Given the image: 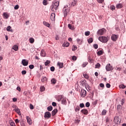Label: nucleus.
Wrapping results in <instances>:
<instances>
[{
  "mask_svg": "<svg viewBox=\"0 0 126 126\" xmlns=\"http://www.w3.org/2000/svg\"><path fill=\"white\" fill-rule=\"evenodd\" d=\"M60 4V2L59 1H56L55 3H53L51 6V10L52 11H56L57 9H58V7H59V5Z\"/></svg>",
  "mask_w": 126,
  "mask_h": 126,
  "instance_id": "1",
  "label": "nucleus"
},
{
  "mask_svg": "<svg viewBox=\"0 0 126 126\" xmlns=\"http://www.w3.org/2000/svg\"><path fill=\"white\" fill-rule=\"evenodd\" d=\"M98 40L102 43H107L109 41V37L106 36H99L98 37Z\"/></svg>",
  "mask_w": 126,
  "mask_h": 126,
  "instance_id": "2",
  "label": "nucleus"
},
{
  "mask_svg": "<svg viewBox=\"0 0 126 126\" xmlns=\"http://www.w3.org/2000/svg\"><path fill=\"white\" fill-rule=\"evenodd\" d=\"M106 29H105L104 28H102V29L99 30L97 32V35L102 36V35H104V34H105V33H106Z\"/></svg>",
  "mask_w": 126,
  "mask_h": 126,
  "instance_id": "3",
  "label": "nucleus"
},
{
  "mask_svg": "<svg viewBox=\"0 0 126 126\" xmlns=\"http://www.w3.org/2000/svg\"><path fill=\"white\" fill-rule=\"evenodd\" d=\"M68 6L67 5H66L63 9V13L64 14V16H67V14L68 13V9L67 7Z\"/></svg>",
  "mask_w": 126,
  "mask_h": 126,
  "instance_id": "4",
  "label": "nucleus"
},
{
  "mask_svg": "<svg viewBox=\"0 0 126 126\" xmlns=\"http://www.w3.org/2000/svg\"><path fill=\"white\" fill-rule=\"evenodd\" d=\"M52 116V114H51V113L50 112L47 111L44 114V118L46 119V120H48L51 118Z\"/></svg>",
  "mask_w": 126,
  "mask_h": 126,
  "instance_id": "5",
  "label": "nucleus"
},
{
  "mask_svg": "<svg viewBox=\"0 0 126 126\" xmlns=\"http://www.w3.org/2000/svg\"><path fill=\"white\" fill-rule=\"evenodd\" d=\"M107 71H111V70H113V66L111 65V64H107L105 67Z\"/></svg>",
  "mask_w": 126,
  "mask_h": 126,
  "instance_id": "6",
  "label": "nucleus"
},
{
  "mask_svg": "<svg viewBox=\"0 0 126 126\" xmlns=\"http://www.w3.org/2000/svg\"><path fill=\"white\" fill-rule=\"evenodd\" d=\"M118 38H119V35L116 34H113L111 36V40L114 41H116V40H118Z\"/></svg>",
  "mask_w": 126,
  "mask_h": 126,
  "instance_id": "7",
  "label": "nucleus"
},
{
  "mask_svg": "<svg viewBox=\"0 0 126 126\" xmlns=\"http://www.w3.org/2000/svg\"><path fill=\"white\" fill-rule=\"evenodd\" d=\"M22 63L24 66H27V65H28L29 63L28 61H26V60L23 59L22 61Z\"/></svg>",
  "mask_w": 126,
  "mask_h": 126,
  "instance_id": "8",
  "label": "nucleus"
},
{
  "mask_svg": "<svg viewBox=\"0 0 126 126\" xmlns=\"http://www.w3.org/2000/svg\"><path fill=\"white\" fill-rule=\"evenodd\" d=\"M81 96L83 97H85L86 96V91L82 90L81 91Z\"/></svg>",
  "mask_w": 126,
  "mask_h": 126,
  "instance_id": "9",
  "label": "nucleus"
},
{
  "mask_svg": "<svg viewBox=\"0 0 126 126\" xmlns=\"http://www.w3.org/2000/svg\"><path fill=\"white\" fill-rule=\"evenodd\" d=\"M120 121V118H119L118 116H116L114 118V122L115 124H118L119 123V122Z\"/></svg>",
  "mask_w": 126,
  "mask_h": 126,
  "instance_id": "10",
  "label": "nucleus"
},
{
  "mask_svg": "<svg viewBox=\"0 0 126 126\" xmlns=\"http://www.w3.org/2000/svg\"><path fill=\"white\" fill-rule=\"evenodd\" d=\"M51 20H55L56 19V14L52 13L50 16Z\"/></svg>",
  "mask_w": 126,
  "mask_h": 126,
  "instance_id": "11",
  "label": "nucleus"
},
{
  "mask_svg": "<svg viewBox=\"0 0 126 126\" xmlns=\"http://www.w3.org/2000/svg\"><path fill=\"white\" fill-rule=\"evenodd\" d=\"M57 65H58V66L59 67V68H63V63L58 62L57 63Z\"/></svg>",
  "mask_w": 126,
  "mask_h": 126,
  "instance_id": "12",
  "label": "nucleus"
},
{
  "mask_svg": "<svg viewBox=\"0 0 126 126\" xmlns=\"http://www.w3.org/2000/svg\"><path fill=\"white\" fill-rule=\"evenodd\" d=\"M77 5V0H73L71 3V6H75Z\"/></svg>",
  "mask_w": 126,
  "mask_h": 126,
  "instance_id": "13",
  "label": "nucleus"
},
{
  "mask_svg": "<svg viewBox=\"0 0 126 126\" xmlns=\"http://www.w3.org/2000/svg\"><path fill=\"white\" fill-rule=\"evenodd\" d=\"M27 122H28V124H29V125H32V120H31V118H30V117H29V116H27Z\"/></svg>",
  "mask_w": 126,
  "mask_h": 126,
  "instance_id": "14",
  "label": "nucleus"
},
{
  "mask_svg": "<svg viewBox=\"0 0 126 126\" xmlns=\"http://www.w3.org/2000/svg\"><path fill=\"white\" fill-rule=\"evenodd\" d=\"M68 28L71 30H74V26H73L71 24H69L68 25Z\"/></svg>",
  "mask_w": 126,
  "mask_h": 126,
  "instance_id": "15",
  "label": "nucleus"
},
{
  "mask_svg": "<svg viewBox=\"0 0 126 126\" xmlns=\"http://www.w3.org/2000/svg\"><path fill=\"white\" fill-rule=\"evenodd\" d=\"M7 31H8V32H13V30L11 29V27L10 26H8L7 27Z\"/></svg>",
  "mask_w": 126,
  "mask_h": 126,
  "instance_id": "16",
  "label": "nucleus"
},
{
  "mask_svg": "<svg viewBox=\"0 0 126 126\" xmlns=\"http://www.w3.org/2000/svg\"><path fill=\"white\" fill-rule=\"evenodd\" d=\"M123 4L121 3H118L116 5V8H123Z\"/></svg>",
  "mask_w": 126,
  "mask_h": 126,
  "instance_id": "17",
  "label": "nucleus"
},
{
  "mask_svg": "<svg viewBox=\"0 0 126 126\" xmlns=\"http://www.w3.org/2000/svg\"><path fill=\"white\" fill-rule=\"evenodd\" d=\"M40 55L41 57H46V53L45 52V51L41 50Z\"/></svg>",
  "mask_w": 126,
  "mask_h": 126,
  "instance_id": "18",
  "label": "nucleus"
},
{
  "mask_svg": "<svg viewBox=\"0 0 126 126\" xmlns=\"http://www.w3.org/2000/svg\"><path fill=\"white\" fill-rule=\"evenodd\" d=\"M3 15L4 17H5L6 19H7L8 17H9V15H8V14H7V13H3Z\"/></svg>",
  "mask_w": 126,
  "mask_h": 126,
  "instance_id": "19",
  "label": "nucleus"
},
{
  "mask_svg": "<svg viewBox=\"0 0 126 126\" xmlns=\"http://www.w3.org/2000/svg\"><path fill=\"white\" fill-rule=\"evenodd\" d=\"M29 42H30V43H31V44H33V43H34V42H35V39H34V38H30L29 39Z\"/></svg>",
  "mask_w": 126,
  "mask_h": 126,
  "instance_id": "20",
  "label": "nucleus"
},
{
  "mask_svg": "<svg viewBox=\"0 0 126 126\" xmlns=\"http://www.w3.org/2000/svg\"><path fill=\"white\" fill-rule=\"evenodd\" d=\"M51 82L52 84H56V83H57V80L55 78H53Z\"/></svg>",
  "mask_w": 126,
  "mask_h": 126,
  "instance_id": "21",
  "label": "nucleus"
},
{
  "mask_svg": "<svg viewBox=\"0 0 126 126\" xmlns=\"http://www.w3.org/2000/svg\"><path fill=\"white\" fill-rule=\"evenodd\" d=\"M13 50H14V51H18V46L17 45H14L12 47Z\"/></svg>",
  "mask_w": 126,
  "mask_h": 126,
  "instance_id": "22",
  "label": "nucleus"
},
{
  "mask_svg": "<svg viewBox=\"0 0 126 126\" xmlns=\"http://www.w3.org/2000/svg\"><path fill=\"white\" fill-rule=\"evenodd\" d=\"M43 23V25H45V26H46L47 27H50V25L49 23H47L46 21H44Z\"/></svg>",
  "mask_w": 126,
  "mask_h": 126,
  "instance_id": "23",
  "label": "nucleus"
},
{
  "mask_svg": "<svg viewBox=\"0 0 126 126\" xmlns=\"http://www.w3.org/2000/svg\"><path fill=\"white\" fill-rule=\"evenodd\" d=\"M97 54L98 56H102L103 55V51L102 50H100L97 52Z\"/></svg>",
  "mask_w": 126,
  "mask_h": 126,
  "instance_id": "24",
  "label": "nucleus"
},
{
  "mask_svg": "<svg viewBox=\"0 0 126 126\" xmlns=\"http://www.w3.org/2000/svg\"><path fill=\"white\" fill-rule=\"evenodd\" d=\"M42 82H46L47 81V77H43L41 79Z\"/></svg>",
  "mask_w": 126,
  "mask_h": 126,
  "instance_id": "25",
  "label": "nucleus"
},
{
  "mask_svg": "<svg viewBox=\"0 0 126 126\" xmlns=\"http://www.w3.org/2000/svg\"><path fill=\"white\" fill-rule=\"evenodd\" d=\"M76 50H77V46H76V45H73L72 46V50L76 51Z\"/></svg>",
  "mask_w": 126,
  "mask_h": 126,
  "instance_id": "26",
  "label": "nucleus"
},
{
  "mask_svg": "<svg viewBox=\"0 0 126 126\" xmlns=\"http://www.w3.org/2000/svg\"><path fill=\"white\" fill-rule=\"evenodd\" d=\"M88 43L89 44H91V43H92L93 42V38H90L88 40Z\"/></svg>",
  "mask_w": 126,
  "mask_h": 126,
  "instance_id": "27",
  "label": "nucleus"
},
{
  "mask_svg": "<svg viewBox=\"0 0 126 126\" xmlns=\"http://www.w3.org/2000/svg\"><path fill=\"white\" fill-rule=\"evenodd\" d=\"M81 112L82 114H84V115H88V111H81Z\"/></svg>",
  "mask_w": 126,
  "mask_h": 126,
  "instance_id": "28",
  "label": "nucleus"
},
{
  "mask_svg": "<svg viewBox=\"0 0 126 126\" xmlns=\"http://www.w3.org/2000/svg\"><path fill=\"white\" fill-rule=\"evenodd\" d=\"M119 88H122V89H125V88H126V86L123 84L120 85Z\"/></svg>",
  "mask_w": 126,
  "mask_h": 126,
  "instance_id": "29",
  "label": "nucleus"
},
{
  "mask_svg": "<svg viewBox=\"0 0 126 126\" xmlns=\"http://www.w3.org/2000/svg\"><path fill=\"white\" fill-rule=\"evenodd\" d=\"M117 110L118 111H121V110H122V105H117Z\"/></svg>",
  "mask_w": 126,
  "mask_h": 126,
  "instance_id": "30",
  "label": "nucleus"
},
{
  "mask_svg": "<svg viewBox=\"0 0 126 126\" xmlns=\"http://www.w3.org/2000/svg\"><path fill=\"white\" fill-rule=\"evenodd\" d=\"M49 63H51V61H46V62L45 63V65H48V64H49Z\"/></svg>",
  "mask_w": 126,
  "mask_h": 126,
  "instance_id": "31",
  "label": "nucleus"
},
{
  "mask_svg": "<svg viewBox=\"0 0 126 126\" xmlns=\"http://www.w3.org/2000/svg\"><path fill=\"white\" fill-rule=\"evenodd\" d=\"M57 113H58V111H53L52 112V115L53 116H55V115H56V114H57Z\"/></svg>",
  "mask_w": 126,
  "mask_h": 126,
  "instance_id": "32",
  "label": "nucleus"
},
{
  "mask_svg": "<svg viewBox=\"0 0 126 126\" xmlns=\"http://www.w3.org/2000/svg\"><path fill=\"white\" fill-rule=\"evenodd\" d=\"M88 61H89V62H90L91 63H92V62H93V60H92V59H91V57H89Z\"/></svg>",
  "mask_w": 126,
  "mask_h": 126,
  "instance_id": "33",
  "label": "nucleus"
},
{
  "mask_svg": "<svg viewBox=\"0 0 126 126\" xmlns=\"http://www.w3.org/2000/svg\"><path fill=\"white\" fill-rule=\"evenodd\" d=\"M83 75L85 78H86V79H88V78H89V76H88V75L86 74H84Z\"/></svg>",
  "mask_w": 126,
  "mask_h": 126,
  "instance_id": "34",
  "label": "nucleus"
},
{
  "mask_svg": "<svg viewBox=\"0 0 126 126\" xmlns=\"http://www.w3.org/2000/svg\"><path fill=\"white\" fill-rule=\"evenodd\" d=\"M48 111H52L53 110V106H49L47 107Z\"/></svg>",
  "mask_w": 126,
  "mask_h": 126,
  "instance_id": "35",
  "label": "nucleus"
},
{
  "mask_svg": "<svg viewBox=\"0 0 126 126\" xmlns=\"http://www.w3.org/2000/svg\"><path fill=\"white\" fill-rule=\"evenodd\" d=\"M43 4L44 5H47V4H48V2H47V0H44L43 1Z\"/></svg>",
  "mask_w": 126,
  "mask_h": 126,
  "instance_id": "36",
  "label": "nucleus"
},
{
  "mask_svg": "<svg viewBox=\"0 0 126 126\" xmlns=\"http://www.w3.org/2000/svg\"><path fill=\"white\" fill-rule=\"evenodd\" d=\"M85 36H89L90 35V32H85Z\"/></svg>",
  "mask_w": 126,
  "mask_h": 126,
  "instance_id": "37",
  "label": "nucleus"
},
{
  "mask_svg": "<svg viewBox=\"0 0 126 126\" xmlns=\"http://www.w3.org/2000/svg\"><path fill=\"white\" fill-rule=\"evenodd\" d=\"M29 67L30 68V69H33V68H34V65L31 64L29 65Z\"/></svg>",
  "mask_w": 126,
  "mask_h": 126,
  "instance_id": "38",
  "label": "nucleus"
},
{
  "mask_svg": "<svg viewBox=\"0 0 126 126\" xmlns=\"http://www.w3.org/2000/svg\"><path fill=\"white\" fill-rule=\"evenodd\" d=\"M40 91H41V92H43V91H45V87H40Z\"/></svg>",
  "mask_w": 126,
  "mask_h": 126,
  "instance_id": "39",
  "label": "nucleus"
},
{
  "mask_svg": "<svg viewBox=\"0 0 126 126\" xmlns=\"http://www.w3.org/2000/svg\"><path fill=\"white\" fill-rule=\"evenodd\" d=\"M62 104H65V103H66V100L65 99H63L62 100Z\"/></svg>",
  "mask_w": 126,
  "mask_h": 126,
  "instance_id": "40",
  "label": "nucleus"
},
{
  "mask_svg": "<svg viewBox=\"0 0 126 126\" xmlns=\"http://www.w3.org/2000/svg\"><path fill=\"white\" fill-rule=\"evenodd\" d=\"M26 73H27V72L26 71V70H23L22 71V74L23 75H24L26 74Z\"/></svg>",
  "mask_w": 126,
  "mask_h": 126,
  "instance_id": "41",
  "label": "nucleus"
},
{
  "mask_svg": "<svg viewBox=\"0 0 126 126\" xmlns=\"http://www.w3.org/2000/svg\"><path fill=\"white\" fill-rule=\"evenodd\" d=\"M106 113L107 112H106V111H102L101 112V115H102V116H105V115H106Z\"/></svg>",
  "mask_w": 126,
  "mask_h": 126,
  "instance_id": "42",
  "label": "nucleus"
},
{
  "mask_svg": "<svg viewBox=\"0 0 126 126\" xmlns=\"http://www.w3.org/2000/svg\"><path fill=\"white\" fill-rule=\"evenodd\" d=\"M63 45H64V47H68L69 46V43L67 42L64 44Z\"/></svg>",
  "mask_w": 126,
  "mask_h": 126,
  "instance_id": "43",
  "label": "nucleus"
},
{
  "mask_svg": "<svg viewBox=\"0 0 126 126\" xmlns=\"http://www.w3.org/2000/svg\"><path fill=\"white\" fill-rule=\"evenodd\" d=\"M77 59V58L75 56H74L72 57V61H76Z\"/></svg>",
  "mask_w": 126,
  "mask_h": 126,
  "instance_id": "44",
  "label": "nucleus"
},
{
  "mask_svg": "<svg viewBox=\"0 0 126 126\" xmlns=\"http://www.w3.org/2000/svg\"><path fill=\"white\" fill-rule=\"evenodd\" d=\"M50 70H51V71H55V67L51 66L50 67Z\"/></svg>",
  "mask_w": 126,
  "mask_h": 126,
  "instance_id": "45",
  "label": "nucleus"
},
{
  "mask_svg": "<svg viewBox=\"0 0 126 126\" xmlns=\"http://www.w3.org/2000/svg\"><path fill=\"white\" fill-rule=\"evenodd\" d=\"M18 8H19V5H16L14 7V9L15 10H17L18 9Z\"/></svg>",
  "mask_w": 126,
  "mask_h": 126,
  "instance_id": "46",
  "label": "nucleus"
},
{
  "mask_svg": "<svg viewBox=\"0 0 126 126\" xmlns=\"http://www.w3.org/2000/svg\"><path fill=\"white\" fill-rule=\"evenodd\" d=\"M101 66V65L99 63H97L95 65V67L99 68Z\"/></svg>",
  "mask_w": 126,
  "mask_h": 126,
  "instance_id": "47",
  "label": "nucleus"
},
{
  "mask_svg": "<svg viewBox=\"0 0 126 126\" xmlns=\"http://www.w3.org/2000/svg\"><path fill=\"white\" fill-rule=\"evenodd\" d=\"M110 8H111V10H114V9H115L116 7H115V6H114V5H112L110 7Z\"/></svg>",
  "mask_w": 126,
  "mask_h": 126,
  "instance_id": "48",
  "label": "nucleus"
},
{
  "mask_svg": "<svg viewBox=\"0 0 126 126\" xmlns=\"http://www.w3.org/2000/svg\"><path fill=\"white\" fill-rule=\"evenodd\" d=\"M30 108L31 110H33V109H34V106H33V105L31 104L30 106Z\"/></svg>",
  "mask_w": 126,
  "mask_h": 126,
  "instance_id": "49",
  "label": "nucleus"
},
{
  "mask_svg": "<svg viewBox=\"0 0 126 126\" xmlns=\"http://www.w3.org/2000/svg\"><path fill=\"white\" fill-rule=\"evenodd\" d=\"M86 107H89L90 106V103H89V102H87L86 103Z\"/></svg>",
  "mask_w": 126,
  "mask_h": 126,
  "instance_id": "50",
  "label": "nucleus"
},
{
  "mask_svg": "<svg viewBox=\"0 0 126 126\" xmlns=\"http://www.w3.org/2000/svg\"><path fill=\"white\" fill-rule=\"evenodd\" d=\"M77 43H81V42H82V40H81L79 38H77Z\"/></svg>",
  "mask_w": 126,
  "mask_h": 126,
  "instance_id": "51",
  "label": "nucleus"
},
{
  "mask_svg": "<svg viewBox=\"0 0 126 126\" xmlns=\"http://www.w3.org/2000/svg\"><path fill=\"white\" fill-rule=\"evenodd\" d=\"M19 110V109H18V107L17 106H15V108L13 110V111H18Z\"/></svg>",
  "mask_w": 126,
  "mask_h": 126,
  "instance_id": "52",
  "label": "nucleus"
},
{
  "mask_svg": "<svg viewBox=\"0 0 126 126\" xmlns=\"http://www.w3.org/2000/svg\"><path fill=\"white\" fill-rule=\"evenodd\" d=\"M106 87H107V88H110V87H111V85L109 83H107L106 85Z\"/></svg>",
  "mask_w": 126,
  "mask_h": 126,
  "instance_id": "53",
  "label": "nucleus"
},
{
  "mask_svg": "<svg viewBox=\"0 0 126 126\" xmlns=\"http://www.w3.org/2000/svg\"><path fill=\"white\" fill-rule=\"evenodd\" d=\"M88 63L86 62V63H84L83 64V67H85V66H86V65H87L88 64Z\"/></svg>",
  "mask_w": 126,
  "mask_h": 126,
  "instance_id": "54",
  "label": "nucleus"
},
{
  "mask_svg": "<svg viewBox=\"0 0 126 126\" xmlns=\"http://www.w3.org/2000/svg\"><path fill=\"white\" fill-rule=\"evenodd\" d=\"M16 90L19 91V92H20V91H21V88H20V87H17Z\"/></svg>",
  "mask_w": 126,
  "mask_h": 126,
  "instance_id": "55",
  "label": "nucleus"
},
{
  "mask_svg": "<svg viewBox=\"0 0 126 126\" xmlns=\"http://www.w3.org/2000/svg\"><path fill=\"white\" fill-rule=\"evenodd\" d=\"M94 49H98V44H95L94 45Z\"/></svg>",
  "mask_w": 126,
  "mask_h": 126,
  "instance_id": "56",
  "label": "nucleus"
},
{
  "mask_svg": "<svg viewBox=\"0 0 126 126\" xmlns=\"http://www.w3.org/2000/svg\"><path fill=\"white\" fill-rule=\"evenodd\" d=\"M10 125L11 126H16L15 123H14V122H11Z\"/></svg>",
  "mask_w": 126,
  "mask_h": 126,
  "instance_id": "57",
  "label": "nucleus"
},
{
  "mask_svg": "<svg viewBox=\"0 0 126 126\" xmlns=\"http://www.w3.org/2000/svg\"><path fill=\"white\" fill-rule=\"evenodd\" d=\"M80 108H84V107H85L84 104V103H81L80 104Z\"/></svg>",
  "mask_w": 126,
  "mask_h": 126,
  "instance_id": "58",
  "label": "nucleus"
},
{
  "mask_svg": "<svg viewBox=\"0 0 126 126\" xmlns=\"http://www.w3.org/2000/svg\"><path fill=\"white\" fill-rule=\"evenodd\" d=\"M115 69L116 70H119V71L120 70H122V68L121 67H116Z\"/></svg>",
  "mask_w": 126,
  "mask_h": 126,
  "instance_id": "59",
  "label": "nucleus"
},
{
  "mask_svg": "<svg viewBox=\"0 0 126 126\" xmlns=\"http://www.w3.org/2000/svg\"><path fill=\"white\" fill-rule=\"evenodd\" d=\"M52 106H53V107H56L57 106V103H56L55 102H52Z\"/></svg>",
  "mask_w": 126,
  "mask_h": 126,
  "instance_id": "60",
  "label": "nucleus"
},
{
  "mask_svg": "<svg viewBox=\"0 0 126 126\" xmlns=\"http://www.w3.org/2000/svg\"><path fill=\"white\" fill-rule=\"evenodd\" d=\"M99 86L100 87H101V88H104V84H103V83H100V84H99Z\"/></svg>",
  "mask_w": 126,
  "mask_h": 126,
  "instance_id": "61",
  "label": "nucleus"
},
{
  "mask_svg": "<svg viewBox=\"0 0 126 126\" xmlns=\"http://www.w3.org/2000/svg\"><path fill=\"white\" fill-rule=\"evenodd\" d=\"M97 2H99V3H102L103 1H104V0H97Z\"/></svg>",
  "mask_w": 126,
  "mask_h": 126,
  "instance_id": "62",
  "label": "nucleus"
},
{
  "mask_svg": "<svg viewBox=\"0 0 126 126\" xmlns=\"http://www.w3.org/2000/svg\"><path fill=\"white\" fill-rule=\"evenodd\" d=\"M125 104V99H122L121 100V105H123Z\"/></svg>",
  "mask_w": 126,
  "mask_h": 126,
  "instance_id": "63",
  "label": "nucleus"
},
{
  "mask_svg": "<svg viewBox=\"0 0 126 126\" xmlns=\"http://www.w3.org/2000/svg\"><path fill=\"white\" fill-rule=\"evenodd\" d=\"M55 39L58 41V40H59V35H56L55 36Z\"/></svg>",
  "mask_w": 126,
  "mask_h": 126,
  "instance_id": "64",
  "label": "nucleus"
}]
</instances>
